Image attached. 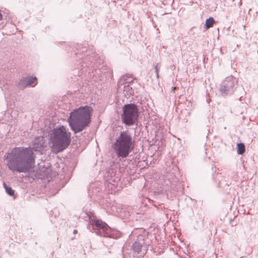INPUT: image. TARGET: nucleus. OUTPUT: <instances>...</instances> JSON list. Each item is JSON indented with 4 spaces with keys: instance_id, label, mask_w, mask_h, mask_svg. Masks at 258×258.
<instances>
[{
    "instance_id": "f257e3e1",
    "label": "nucleus",
    "mask_w": 258,
    "mask_h": 258,
    "mask_svg": "<svg viewBox=\"0 0 258 258\" xmlns=\"http://www.w3.org/2000/svg\"><path fill=\"white\" fill-rule=\"evenodd\" d=\"M5 157L7 166L13 172L26 173L34 167L35 156L31 148H14Z\"/></svg>"
},
{
    "instance_id": "f03ea898",
    "label": "nucleus",
    "mask_w": 258,
    "mask_h": 258,
    "mask_svg": "<svg viewBox=\"0 0 258 258\" xmlns=\"http://www.w3.org/2000/svg\"><path fill=\"white\" fill-rule=\"evenodd\" d=\"M92 111L91 107L85 106L71 112L68 122L75 133L81 132L89 125Z\"/></svg>"
},
{
    "instance_id": "7ed1b4c3",
    "label": "nucleus",
    "mask_w": 258,
    "mask_h": 258,
    "mask_svg": "<svg viewBox=\"0 0 258 258\" xmlns=\"http://www.w3.org/2000/svg\"><path fill=\"white\" fill-rule=\"evenodd\" d=\"M71 133L64 126L54 128L51 137L52 151L57 153L66 149L71 143Z\"/></svg>"
},
{
    "instance_id": "20e7f679",
    "label": "nucleus",
    "mask_w": 258,
    "mask_h": 258,
    "mask_svg": "<svg viewBox=\"0 0 258 258\" xmlns=\"http://www.w3.org/2000/svg\"><path fill=\"white\" fill-rule=\"evenodd\" d=\"M131 136L127 132L120 133L114 144V149L118 157H126L133 148Z\"/></svg>"
},
{
    "instance_id": "39448f33",
    "label": "nucleus",
    "mask_w": 258,
    "mask_h": 258,
    "mask_svg": "<svg viewBox=\"0 0 258 258\" xmlns=\"http://www.w3.org/2000/svg\"><path fill=\"white\" fill-rule=\"evenodd\" d=\"M138 109L136 105L128 104L123 107V114L121 116L123 123L127 125H133L138 119Z\"/></svg>"
},
{
    "instance_id": "423d86ee",
    "label": "nucleus",
    "mask_w": 258,
    "mask_h": 258,
    "mask_svg": "<svg viewBox=\"0 0 258 258\" xmlns=\"http://www.w3.org/2000/svg\"><path fill=\"white\" fill-rule=\"evenodd\" d=\"M132 235L136 239L132 246V249L134 252L139 253L144 247L145 241L148 239V232L143 228L137 229L132 232Z\"/></svg>"
},
{
    "instance_id": "0eeeda50",
    "label": "nucleus",
    "mask_w": 258,
    "mask_h": 258,
    "mask_svg": "<svg viewBox=\"0 0 258 258\" xmlns=\"http://www.w3.org/2000/svg\"><path fill=\"white\" fill-rule=\"evenodd\" d=\"M94 225L101 235L104 237L110 236L111 229L104 222L101 220H95Z\"/></svg>"
},
{
    "instance_id": "6e6552de",
    "label": "nucleus",
    "mask_w": 258,
    "mask_h": 258,
    "mask_svg": "<svg viewBox=\"0 0 258 258\" xmlns=\"http://www.w3.org/2000/svg\"><path fill=\"white\" fill-rule=\"evenodd\" d=\"M37 79L36 77H27L24 78L20 81L19 86L23 88H25L26 86L32 85L37 81Z\"/></svg>"
},
{
    "instance_id": "1a4fd4ad",
    "label": "nucleus",
    "mask_w": 258,
    "mask_h": 258,
    "mask_svg": "<svg viewBox=\"0 0 258 258\" xmlns=\"http://www.w3.org/2000/svg\"><path fill=\"white\" fill-rule=\"evenodd\" d=\"M224 87L225 88V90L228 91L230 89L232 88L234 86V80L232 78H227L224 82Z\"/></svg>"
},
{
    "instance_id": "9d476101",
    "label": "nucleus",
    "mask_w": 258,
    "mask_h": 258,
    "mask_svg": "<svg viewBox=\"0 0 258 258\" xmlns=\"http://www.w3.org/2000/svg\"><path fill=\"white\" fill-rule=\"evenodd\" d=\"M214 23V19L212 17H210V18L208 19L206 21V29H208L211 27H213Z\"/></svg>"
},
{
    "instance_id": "9b49d317",
    "label": "nucleus",
    "mask_w": 258,
    "mask_h": 258,
    "mask_svg": "<svg viewBox=\"0 0 258 258\" xmlns=\"http://www.w3.org/2000/svg\"><path fill=\"white\" fill-rule=\"evenodd\" d=\"M237 151L238 154H243L245 152V145L243 143H238L237 144Z\"/></svg>"
},
{
    "instance_id": "f8f14e48",
    "label": "nucleus",
    "mask_w": 258,
    "mask_h": 258,
    "mask_svg": "<svg viewBox=\"0 0 258 258\" xmlns=\"http://www.w3.org/2000/svg\"><path fill=\"white\" fill-rule=\"evenodd\" d=\"M3 185L8 194L11 196L14 195V190L11 187L8 186L5 182H4Z\"/></svg>"
},
{
    "instance_id": "ddd939ff",
    "label": "nucleus",
    "mask_w": 258,
    "mask_h": 258,
    "mask_svg": "<svg viewBox=\"0 0 258 258\" xmlns=\"http://www.w3.org/2000/svg\"><path fill=\"white\" fill-rule=\"evenodd\" d=\"M175 89H176V87H172V90L173 91H174Z\"/></svg>"
},
{
    "instance_id": "4468645a",
    "label": "nucleus",
    "mask_w": 258,
    "mask_h": 258,
    "mask_svg": "<svg viewBox=\"0 0 258 258\" xmlns=\"http://www.w3.org/2000/svg\"><path fill=\"white\" fill-rule=\"evenodd\" d=\"M2 19V15L0 13V20Z\"/></svg>"
},
{
    "instance_id": "2eb2a0df",
    "label": "nucleus",
    "mask_w": 258,
    "mask_h": 258,
    "mask_svg": "<svg viewBox=\"0 0 258 258\" xmlns=\"http://www.w3.org/2000/svg\"><path fill=\"white\" fill-rule=\"evenodd\" d=\"M38 148V147H33V149H35V150H37V148Z\"/></svg>"
},
{
    "instance_id": "dca6fc26",
    "label": "nucleus",
    "mask_w": 258,
    "mask_h": 258,
    "mask_svg": "<svg viewBox=\"0 0 258 258\" xmlns=\"http://www.w3.org/2000/svg\"><path fill=\"white\" fill-rule=\"evenodd\" d=\"M40 139L42 140L41 138H40V137H39L38 138L36 139L37 140H39Z\"/></svg>"
}]
</instances>
